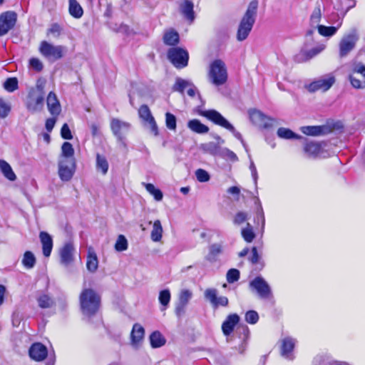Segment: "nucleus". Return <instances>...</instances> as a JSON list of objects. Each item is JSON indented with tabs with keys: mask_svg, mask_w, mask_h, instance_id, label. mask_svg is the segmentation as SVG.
<instances>
[{
	"mask_svg": "<svg viewBox=\"0 0 365 365\" xmlns=\"http://www.w3.org/2000/svg\"><path fill=\"white\" fill-rule=\"evenodd\" d=\"M145 330L143 327L138 324H135L133 327L131 331V344L133 346L138 347L144 337Z\"/></svg>",
	"mask_w": 365,
	"mask_h": 365,
	"instance_id": "23",
	"label": "nucleus"
},
{
	"mask_svg": "<svg viewBox=\"0 0 365 365\" xmlns=\"http://www.w3.org/2000/svg\"><path fill=\"white\" fill-rule=\"evenodd\" d=\"M259 320V315L257 312L250 310L245 314V321L252 324H256Z\"/></svg>",
	"mask_w": 365,
	"mask_h": 365,
	"instance_id": "57",
	"label": "nucleus"
},
{
	"mask_svg": "<svg viewBox=\"0 0 365 365\" xmlns=\"http://www.w3.org/2000/svg\"><path fill=\"white\" fill-rule=\"evenodd\" d=\"M355 4L354 0H336L334 7L344 16L350 9L354 7Z\"/></svg>",
	"mask_w": 365,
	"mask_h": 365,
	"instance_id": "29",
	"label": "nucleus"
},
{
	"mask_svg": "<svg viewBox=\"0 0 365 365\" xmlns=\"http://www.w3.org/2000/svg\"><path fill=\"white\" fill-rule=\"evenodd\" d=\"M39 237L42 244L43 254L45 257H48L51 255L53 248L51 236L46 232H41Z\"/></svg>",
	"mask_w": 365,
	"mask_h": 365,
	"instance_id": "22",
	"label": "nucleus"
},
{
	"mask_svg": "<svg viewBox=\"0 0 365 365\" xmlns=\"http://www.w3.org/2000/svg\"><path fill=\"white\" fill-rule=\"evenodd\" d=\"M142 185L145 187L146 190L154 197L155 200H162L163 195L160 190L156 188L154 185L151 183L142 182Z\"/></svg>",
	"mask_w": 365,
	"mask_h": 365,
	"instance_id": "40",
	"label": "nucleus"
},
{
	"mask_svg": "<svg viewBox=\"0 0 365 365\" xmlns=\"http://www.w3.org/2000/svg\"><path fill=\"white\" fill-rule=\"evenodd\" d=\"M195 176L199 182H205L210 180L209 173L203 169H197L195 171Z\"/></svg>",
	"mask_w": 365,
	"mask_h": 365,
	"instance_id": "58",
	"label": "nucleus"
},
{
	"mask_svg": "<svg viewBox=\"0 0 365 365\" xmlns=\"http://www.w3.org/2000/svg\"><path fill=\"white\" fill-rule=\"evenodd\" d=\"M250 120L256 125L264 128H270L277 122L276 119L271 118L260 110L251 109L249 110Z\"/></svg>",
	"mask_w": 365,
	"mask_h": 365,
	"instance_id": "11",
	"label": "nucleus"
},
{
	"mask_svg": "<svg viewBox=\"0 0 365 365\" xmlns=\"http://www.w3.org/2000/svg\"><path fill=\"white\" fill-rule=\"evenodd\" d=\"M39 52L48 61L55 62L62 58L67 52V48L61 45H53L46 41L40 43Z\"/></svg>",
	"mask_w": 365,
	"mask_h": 365,
	"instance_id": "3",
	"label": "nucleus"
},
{
	"mask_svg": "<svg viewBox=\"0 0 365 365\" xmlns=\"http://www.w3.org/2000/svg\"><path fill=\"white\" fill-rule=\"evenodd\" d=\"M168 58L176 68H182L187 65L189 56L186 50L175 47L169 49Z\"/></svg>",
	"mask_w": 365,
	"mask_h": 365,
	"instance_id": "6",
	"label": "nucleus"
},
{
	"mask_svg": "<svg viewBox=\"0 0 365 365\" xmlns=\"http://www.w3.org/2000/svg\"><path fill=\"white\" fill-rule=\"evenodd\" d=\"M257 1H252L248 6L246 14L244 18L242 19L241 23H254L255 21V16L257 14Z\"/></svg>",
	"mask_w": 365,
	"mask_h": 365,
	"instance_id": "26",
	"label": "nucleus"
},
{
	"mask_svg": "<svg viewBox=\"0 0 365 365\" xmlns=\"http://www.w3.org/2000/svg\"><path fill=\"white\" fill-rule=\"evenodd\" d=\"M349 81L355 88H365V65L361 63H355L349 75Z\"/></svg>",
	"mask_w": 365,
	"mask_h": 365,
	"instance_id": "7",
	"label": "nucleus"
},
{
	"mask_svg": "<svg viewBox=\"0 0 365 365\" xmlns=\"http://www.w3.org/2000/svg\"><path fill=\"white\" fill-rule=\"evenodd\" d=\"M17 14L12 11H8L0 15V23H16Z\"/></svg>",
	"mask_w": 365,
	"mask_h": 365,
	"instance_id": "46",
	"label": "nucleus"
},
{
	"mask_svg": "<svg viewBox=\"0 0 365 365\" xmlns=\"http://www.w3.org/2000/svg\"><path fill=\"white\" fill-rule=\"evenodd\" d=\"M222 155L225 158L233 162H235L238 160V158L236 155V154L234 152L230 150L229 149H224L222 150Z\"/></svg>",
	"mask_w": 365,
	"mask_h": 365,
	"instance_id": "63",
	"label": "nucleus"
},
{
	"mask_svg": "<svg viewBox=\"0 0 365 365\" xmlns=\"http://www.w3.org/2000/svg\"><path fill=\"white\" fill-rule=\"evenodd\" d=\"M241 235L247 242H252L255 237L253 228L250 223H247L246 227L242 230Z\"/></svg>",
	"mask_w": 365,
	"mask_h": 365,
	"instance_id": "44",
	"label": "nucleus"
},
{
	"mask_svg": "<svg viewBox=\"0 0 365 365\" xmlns=\"http://www.w3.org/2000/svg\"><path fill=\"white\" fill-rule=\"evenodd\" d=\"M0 170L4 176L10 181H14L16 175L11 165L4 160H0Z\"/></svg>",
	"mask_w": 365,
	"mask_h": 365,
	"instance_id": "28",
	"label": "nucleus"
},
{
	"mask_svg": "<svg viewBox=\"0 0 365 365\" xmlns=\"http://www.w3.org/2000/svg\"><path fill=\"white\" fill-rule=\"evenodd\" d=\"M165 339L160 332L155 331L150 336V342L153 348H159L165 344Z\"/></svg>",
	"mask_w": 365,
	"mask_h": 365,
	"instance_id": "32",
	"label": "nucleus"
},
{
	"mask_svg": "<svg viewBox=\"0 0 365 365\" xmlns=\"http://www.w3.org/2000/svg\"><path fill=\"white\" fill-rule=\"evenodd\" d=\"M63 33V30L61 24H52L51 28L48 29L47 35L52 38H58Z\"/></svg>",
	"mask_w": 365,
	"mask_h": 365,
	"instance_id": "50",
	"label": "nucleus"
},
{
	"mask_svg": "<svg viewBox=\"0 0 365 365\" xmlns=\"http://www.w3.org/2000/svg\"><path fill=\"white\" fill-rule=\"evenodd\" d=\"M301 131L307 135L318 136L328 133L329 128L324 125L303 126Z\"/></svg>",
	"mask_w": 365,
	"mask_h": 365,
	"instance_id": "24",
	"label": "nucleus"
},
{
	"mask_svg": "<svg viewBox=\"0 0 365 365\" xmlns=\"http://www.w3.org/2000/svg\"><path fill=\"white\" fill-rule=\"evenodd\" d=\"M321 16H322V14H321L320 9L319 7L315 8L311 15V21L312 23L319 22L321 19Z\"/></svg>",
	"mask_w": 365,
	"mask_h": 365,
	"instance_id": "64",
	"label": "nucleus"
},
{
	"mask_svg": "<svg viewBox=\"0 0 365 365\" xmlns=\"http://www.w3.org/2000/svg\"><path fill=\"white\" fill-rule=\"evenodd\" d=\"M98 267V260L96 253L91 249L88 251L86 260V268L91 272H95Z\"/></svg>",
	"mask_w": 365,
	"mask_h": 365,
	"instance_id": "31",
	"label": "nucleus"
},
{
	"mask_svg": "<svg viewBox=\"0 0 365 365\" xmlns=\"http://www.w3.org/2000/svg\"><path fill=\"white\" fill-rule=\"evenodd\" d=\"M192 297V293L189 289H182L179 294V303L187 304Z\"/></svg>",
	"mask_w": 365,
	"mask_h": 365,
	"instance_id": "53",
	"label": "nucleus"
},
{
	"mask_svg": "<svg viewBox=\"0 0 365 365\" xmlns=\"http://www.w3.org/2000/svg\"><path fill=\"white\" fill-rule=\"evenodd\" d=\"M304 152L309 158H316L326 157V152L322 147V144L319 143H307L304 146Z\"/></svg>",
	"mask_w": 365,
	"mask_h": 365,
	"instance_id": "17",
	"label": "nucleus"
},
{
	"mask_svg": "<svg viewBox=\"0 0 365 365\" xmlns=\"http://www.w3.org/2000/svg\"><path fill=\"white\" fill-rule=\"evenodd\" d=\"M193 7L192 2L189 0L183 1L180 6L181 13L189 21H192L195 19Z\"/></svg>",
	"mask_w": 365,
	"mask_h": 365,
	"instance_id": "25",
	"label": "nucleus"
},
{
	"mask_svg": "<svg viewBox=\"0 0 365 365\" xmlns=\"http://www.w3.org/2000/svg\"><path fill=\"white\" fill-rule=\"evenodd\" d=\"M250 287L256 291L260 298L268 299L272 297V289L269 284L262 277H257L250 282Z\"/></svg>",
	"mask_w": 365,
	"mask_h": 365,
	"instance_id": "10",
	"label": "nucleus"
},
{
	"mask_svg": "<svg viewBox=\"0 0 365 365\" xmlns=\"http://www.w3.org/2000/svg\"><path fill=\"white\" fill-rule=\"evenodd\" d=\"M191 81L185 80L181 78H177L175 80V83L173 85V90L174 91L180 92V93H183L184 91L186 88H188L191 86Z\"/></svg>",
	"mask_w": 365,
	"mask_h": 365,
	"instance_id": "38",
	"label": "nucleus"
},
{
	"mask_svg": "<svg viewBox=\"0 0 365 365\" xmlns=\"http://www.w3.org/2000/svg\"><path fill=\"white\" fill-rule=\"evenodd\" d=\"M163 40L165 44L174 46L179 42V34L174 30H170L164 34Z\"/></svg>",
	"mask_w": 365,
	"mask_h": 365,
	"instance_id": "35",
	"label": "nucleus"
},
{
	"mask_svg": "<svg viewBox=\"0 0 365 365\" xmlns=\"http://www.w3.org/2000/svg\"><path fill=\"white\" fill-rule=\"evenodd\" d=\"M200 115L207 118L210 120L212 121L214 123L220 125L227 130H230L235 138L239 139L244 147H245V144L242 139V135L237 132L234 126L228 122L219 112L215 110H208L202 111Z\"/></svg>",
	"mask_w": 365,
	"mask_h": 365,
	"instance_id": "4",
	"label": "nucleus"
},
{
	"mask_svg": "<svg viewBox=\"0 0 365 365\" xmlns=\"http://www.w3.org/2000/svg\"><path fill=\"white\" fill-rule=\"evenodd\" d=\"M165 124L167 128L170 130H176V118L175 116L170 113H165Z\"/></svg>",
	"mask_w": 365,
	"mask_h": 365,
	"instance_id": "54",
	"label": "nucleus"
},
{
	"mask_svg": "<svg viewBox=\"0 0 365 365\" xmlns=\"http://www.w3.org/2000/svg\"><path fill=\"white\" fill-rule=\"evenodd\" d=\"M128 243L125 237L123 235H118L115 244V250L117 252H123L128 249Z\"/></svg>",
	"mask_w": 365,
	"mask_h": 365,
	"instance_id": "47",
	"label": "nucleus"
},
{
	"mask_svg": "<svg viewBox=\"0 0 365 365\" xmlns=\"http://www.w3.org/2000/svg\"><path fill=\"white\" fill-rule=\"evenodd\" d=\"M171 294L169 289H165L160 292L158 300L161 305L160 310L165 311L170 302Z\"/></svg>",
	"mask_w": 365,
	"mask_h": 365,
	"instance_id": "33",
	"label": "nucleus"
},
{
	"mask_svg": "<svg viewBox=\"0 0 365 365\" xmlns=\"http://www.w3.org/2000/svg\"><path fill=\"white\" fill-rule=\"evenodd\" d=\"M163 227L160 220H157L154 222L153 230L151 231L150 237L153 242H159L162 238Z\"/></svg>",
	"mask_w": 365,
	"mask_h": 365,
	"instance_id": "34",
	"label": "nucleus"
},
{
	"mask_svg": "<svg viewBox=\"0 0 365 365\" xmlns=\"http://www.w3.org/2000/svg\"><path fill=\"white\" fill-rule=\"evenodd\" d=\"M36 300L38 302V306L42 309H46L50 308L53 304V300L46 294H40L37 298Z\"/></svg>",
	"mask_w": 365,
	"mask_h": 365,
	"instance_id": "42",
	"label": "nucleus"
},
{
	"mask_svg": "<svg viewBox=\"0 0 365 365\" xmlns=\"http://www.w3.org/2000/svg\"><path fill=\"white\" fill-rule=\"evenodd\" d=\"M76 170V160H58V175L62 181H69Z\"/></svg>",
	"mask_w": 365,
	"mask_h": 365,
	"instance_id": "9",
	"label": "nucleus"
},
{
	"mask_svg": "<svg viewBox=\"0 0 365 365\" xmlns=\"http://www.w3.org/2000/svg\"><path fill=\"white\" fill-rule=\"evenodd\" d=\"M138 114L140 118L150 130V132L155 136L158 135L159 133L157 123L148 106L147 105H142L138 110Z\"/></svg>",
	"mask_w": 365,
	"mask_h": 365,
	"instance_id": "14",
	"label": "nucleus"
},
{
	"mask_svg": "<svg viewBox=\"0 0 365 365\" xmlns=\"http://www.w3.org/2000/svg\"><path fill=\"white\" fill-rule=\"evenodd\" d=\"M242 333L243 334V338L242 341L241 345L239 346L238 349L240 353L242 354L245 351L247 346V341L250 336V330L247 326H244L242 327Z\"/></svg>",
	"mask_w": 365,
	"mask_h": 365,
	"instance_id": "51",
	"label": "nucleus"
},
{
	"mask_svg": "<svg viewBox=\"0 0 365 365\" xmlns=\"http://www.w3.org/2000/svg\"><path fill=\"white\" fill-rule=\"evenodd\" d=\"M96 164L97 168L101 170L103 175L107 173L108 170V163L105 157L98 154L96 157Z\"/></svg>",
	"mask_w": 365,
	"mask_h": 365,
	"instance_id": "49",
	"label": "nucleus"
},
{
	"mask_svg": "<svg viewBox=\"0 0 365 365\" xmlns=\"http://www.w3.org/2000/svg\"><path fill=\"white\" fill-rule=\"evenodd\" d=\"M247 217L248 215L247 212H238L234 217L233 222L236 225H240L247 220Z\"/></svg>",
	"mask_w": 365,
	"mask_h": 365,
	"instance_id": "59",
	"label": "nucleus"
},
{
	"mask_svg": "<svg viewBox=\"0 0 365 365\" xmlns=\"http://www.w3.org/2000/svg\"><path fill=\"white\" fill-rule=\"evenodd\" d=\"M61 135L63 138L71 140L73 138L71 130L67 123H64L61 130Z\"/></svg>",
	"mask_w": 365,
	"mask_h": 365,
	"instance_id": "61",
	"label": "nucleus"
},
{
	"mask_svg": "<svg viewBox=\"0 0 365 365\" xmlns=\"http://www.w3.org/2000/svg\"><path fill=\"white\" fill-rule=\"evenodd\" d=\"M130 126V123L128 122L121 120L118 118H112L110 120L111 131L120 142L124 140L125 135L129 131Z\"/></svg>",
	"mask_w": 365,
	"mask_h": 365,
	"instance_id": "13",
	"label": "nucleus"
},
{
	"mask_svg": "<svg viewBox=\"0 0 365 365\" xmlns=\"http://www.w3.org/2000/svg\"><path fill=\"white\" fill-rule=\"evenodd\" d=\"M334 83L335 77L332 74L329 73L312 82L307 86V88L309 92H316L317 91H327Z\"/></svg>",
	"mask_w": 365,
	"mask_h": 365,
	"instance_id": "8",
	"label": "nucleus"
},
{
	"mask_svg": "<svg viewBox=\"0 0 365 365\" xmlns=\"http://www.w3.org/2000/svg\"><path fill=\"white\" fill-rule=\"evenodd\" d=\"M11 110L10 105L4 99L0 98V118H5Z\"/></svg>",
	"mask_w": 365,
	"mask_h": 365,
	"instance_id": "55",
	"label": "nucleus"
},
{
	"mask_svg": "<svg viewBox=\"0 0 365 365\" xmlns=\"http://www.w3.org/2000/svg\"><path fill=\"white\" fill-rule=\"evenodd\" d=\"M48 111L52 115L57 116L61 113V105L56 95L53 92H50L46 100Z\"/></svg>",
	"mask_w": 365,
	"mask_h": 365,
	"instance_id": "21",
	"label": "nucleus"
},
{
	"mask_svg": "<svg viewBox=\"0 0 365 365\" xmlns=\"http://www.w3.org/2000/svg\"><path fill=\"white\" fill-rule=\"evenodd\" d=\"M296 340L292 337L287 336L282 340L281 354L288 359H292V351L295 346Z\"/></svg>",
	"mask_w": 365,
	"mask_h": 365,
	"instance_id": "20",
	"label": "nucleus"
},
{
	"mask_svg": "<svg viewBox=\"0 0 365 365\" xmlns=\"http://www.w3.org/2000/svg\"><path fill=\"white\" fill-rule=\"evenodd\" d=\"M205 298L208 300L214 309L219 307H227L229 303L227 297L221 296L217 297V290L214 288L207 289L204 292Z\"/></svg>",
	"mask_w": 365,
	"mask_h": 365,
	"instance_id": "15",
	"label": "nucleus"
},
{
	"mask_svg": "<svg viewBox=\"0 0 365 365\" xmlns=\"http://www.w3.org/2000/svg\"><path fill=\"white\" fill-rule=\"evenodd\" d=\"M30 357L36 361L44 360L48 355L47 348L41 343H34L29 349Z\"/></svg>",
	"mask_w": 365,
	"mask_h": 365,
	"instance_id": "18",
	"label": "nucleus"
},
{
	"mask_svg": "<svg viewBox=\"0 0 365 365\" xmlns=\"http://www.w3.org/2000/svg\"><path fill=\"white\" fill-rule=\"evenodd\" d=\"M240 271L237 269H230L226 274L227 281L229 283H234L240 279Z\"/></svg>",
	"mask_w": 365,
	"mask_h": 365,
	"instance_id": "56",
	"label": "nucleus"
},
{
	"mask_svg": "<svg viewBox=\"0 0 365 365\" xmlns=\"http://www.w3.org/2000/svg\"><path fill=\"white\" fill-rule=\"evenodd\" d=\"M4 88L9 92H13L18 88V81L16 78H9L4 83Z\"/></svg>",
	"mask_w": 365,
	"mask_h": 365,
	"instance_id": "52",
	"label": "nucleus"
},
{
	"mask_svg": "<svg viewBox=\"0 0 365 365\" xmlns=\"http://www.w3.org/2000/svg\"><path fill=\"white\" fill-rule=\"evenodd\" d=\"M44 105V92L41 85H37L35 88L29 90L27 100L26 108L32 112L36 113L41 111Z\"/></svg>",
	"mask_w": 365,
	"mask_h": 365,
	"instance_id": "2",
	"label": "nucleus"
},
{
	"mask_svg": "<svg viewBox=\"0 0 365 365\" xmlns=\"http://www.w3.org/2000/svg\"><path fill=\"white\" fill-rule=\"evenodd\" d=\"M339 25L337 26H326L323 24H319L317 26V30L320 35L323 36L329 37L333 36L339 28Z\"/></svg>",
	"mask_w": 365,
	"mask_h": 365,
	"instance_id": "37",
	"label": "nucleus"
},
{
	"mask_svg": "<svg viewBox=\"0 0 365 365\" xmlns=\"http://www.w3.org/2000/svg\"><path fill=\"white\" fill-rule=\"evenodd\" d=\"M61 160H75L74 149L68 142H64L61 146V153L59 157Z\"/></svg>",
	"mask_w": 365,
	"mask_h": 365,
	"instance_id": "30",
	"label": "nucleus"
},
{
	"mask_svg": "<svg viewBox=\"0 0 365 365\" xmlns=\"http://www.w3.org/2000/svg\"><path fill=\"white\" fill-rule=\"evenodd\" d=\"M222 252V245L221 244H212L210 246L209 254L207 259L209 261L216 260L217 257Z\"/></svg>",
	"mask_w": 365,
	"mask_h": 365,
	"instance_id": "39",
	"label": "nucleus"
},
{
	"mask_svg": "<svg viewBox=\"0 0 365 365\" xmlns=\"http://www.w3.org/2000/svg\"><path fill=\"white\" fill-rule=\"evenodd\" d=\"M325 48V46L324 44L319 45L317 47L310 49L307 52V58H312L316 55L319 54L320 52H322Z\"/></svg>",
	"mask_w": 365,
	"mask_h": 365,
	"instance_id": "60",
	"label": "nucleus"
},
{
	"mask_svg": "<svg viewBox=\"0 0 365 365\" xmlns=\"http://www.w3.org/2000/svg\"><path fill=\"white\" fill-rule=\"evenodd\" d=\"M22 264L27 269L33 268L36 264L34 255L30 251H26L24 255Z\"/></svg>",
	"mask_w": 365,
	"mask_h": 365,
	"instance_id": "43",
	"label": "nucleus"
},
{
	"mask_svg": "<svg viewBox=\"0 0 365 365\" xmlns=\"http://www.w3.org/2000/svg\"><path fill=\"white\" fill-rule=\"evenodd\" d=\"M69 13L76 18L83 15V9L76 0H69Z\"/></svg>",
	"mask_w": 365,
	"mask_h": 365,
	"instance_id": "41",
	"label": "nucleus"
},
{
	"mask_svg": "<svg viewBox=\"0 0 365 365\" xmlns=\"http://www.w3.org/2000/svg\"><path fill=\"white\" fill-rule=\"evenodd\" d=\"M200 148L205 153L215 155L218 150V145L214 142H209L201 144Z\"/></svg>",
	"mask_w": 365,
	"mask_h": 365,
	"instance_id": "48",
	"label": "nucleus"
},
{
	"mask_svg": "<svg viewBox=\"0 0 365 365\" xmlns=\"http://www.w3.org/2000/svg\"><path fill=\"white\" fill-rule=\"evenodd\" d=\"M239 322L240 317L237 314H229L222 324L224 335L229 336Z\"/></svg>",
	"mask_w": 365,
	"mask_h": 365,
	"instance_id": "19",
	"label": "nucleus"
},
{
	"mask_svg": "<svg viewBox=\"0 0 365 365\" xmlns=\"http://www.w3.org/2000/svg\"><path fill=\"white\" fill-rule=\"evenodd\" d=\"M30 65L37 71H40L43 69V63L38 58H32L30 59Z\"/></svg>",
	"mask_w": 365,
	"mask_h": 365,
	"instance_id": "62",
	"label": "nucleus"
},
{
	"mask_svg": "<svg viewBox=\"0 0 365 365\" xmlns=\"http://www.w3.org/2000/svg\"><path fill=\"white\" fill-rule=\"evenodd\" d=\"M252 29V24H239L237 32V38L238 41L245 40L249 35Z\"/></svg>",
	"mask_w": 365,
	"mask_h": 365,
	"instance_id": "36",
	"label": "nucleus"
},
{
	"mask_svg": "<svg viewBox=\"0 0 365 365\" xmlns=\"http://www.w3.org/2000/svg\"><path fill=\"white\" fill-rule=\"evenodd\" d=\"M359 40V36L355 31L345 35L339 43V55L341 57L346 56L354 49L356 43Z\"/></svg>",
	"mask_w": 365,
	"mask_h": 365,
	"instance_id": "12",
	"label": "nucleus"
},
{
	"mask_svg": "<svg viewBox=\"0 0 365 365\" xmlns=\"http://www.w3.org/2000/svg\"><path fill=\"white\" fill-rule=\"evenodd\" d=\"M209 80L218 86L223 85L227 80V72L225 63L221 60L214 61L210 67Z\"/></svg>",
	"mask_w": 365,
	"mask_h": 365,
	"instance_id": "5",
	"label": "nucleus"
},
{
	"mask_svg": "<svg viewBox=\"0 0 365 365\" xmlns=\"http://www.w3.org/2000/svg\"><path fill=\"white\" fill-rule=\"evenodd\" d=\"M277 135L283 139L301 138V136L294 133L292 130L286 128H279L277 130Z\"/></svg>",
	"mask_w": 365,
	"mask_h": 365,
	"instance_id": "45",
	"label": "nucleus"
},
{
	"mask_svg": "<svg viewBox=\"0 0 365 365\" xmlns=\"http://www.w3.org/2000/svg\"><path fill=\"white\" fill-rule=\"evenodd\" d=\"M75 248L71 242L66 243L59 251L60 262L64 267H68L74 260Z\"/></svg>",
	"mask_w": 365,
	"mask_h": 365,
	"instance_id": "16",
	"label": "nucleus"
},
{
	"mask_svg": "<svg viewBox=\"0 0 365 365\" xmlns=\"http://www.w3.org/2000/svg\"><path fill=\"white\" fill-rule=\"evenodd\" d=\"M187 127L192 131L200 134L207 133L209 131V128L197 119L190 120L187 123Z\"/></svg>",
	"mask_w": 365,
	"mask_h": 365,
	"instance_id": "27",
	"label": "nucleus"
},
{
	"mask_svg": "<svg viewBox=\"0 0 365 365\" xmlns=\"http://www.w3.org/2000/svg\"><path fill=\"white\" fill-rule=\"evenodd\" d=\"M79 302L83 314L91 317L99 309L101 297L93 289L84 288L80 294Z\"/></svg>",
	"mask_w": 365,
	"mask_h": 365,
	"instance_id": "1",
	"label": "nucleus"
}]
</instances>
